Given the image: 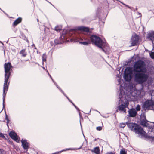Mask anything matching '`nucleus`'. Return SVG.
<instances>
[{"mask_svg":"<svg viewBox=\"0 0 154 154\" xmlns=\"http://www.w3.org/2000/svg\"><path fill=\"white\" fill-rule=\"evenodd\" d=\"M147 70L145 62L139 60L135 62L133 72L135 82L139 84H142L148 79L149 76L146 74Z\"/></svg>","mask_w":154,"mask_h":154,"instance_id":"nucleus-1","label":"nucleus"},{"mask_svg":"<svg viewBox=\"0 0 154 154\" xmlns=\"http://www.w3.org/2000/svg\"><path fill=\"white\" fill-rule=\"evenodd\" d=\"M128 127L131 131L134 132L137 134L140 135L141 137H143L148 139L151 142L154 141V137L148 136L146 133L144 131L143 128L137 124L133 123H126Z\"/></svg>","mask_w":154,"mask_h":154,"instance_id":"nucleus-2","label":"nucleus"},{"mask_svg":"<svg viewBox=\"0 0 154 154\" xmlns=\"http://www.w3.org/2000/svg\"><path fill=\"white\" fill-rule=\"evenodd\" d=\"M12 66L10 63L8 62L5 63L4 65L5 69V81L4 84L3 93V108H4L5 105V97L6 94L5 91L6 89H8V84L7 85L8 80L10 76L11 73V67Z\"/></svg>","mask_w":154,"mask_h":154,"instance_id":"nucleus-3","label":"nucleus"},{"mask_svg":"<svg viewBox=\"0 0 154 154\" xmlns=\"http://www.w3.org/2000/svg\"><path fill=\"white\" fill-rule=\"evenodd\" d=\"M90 39L92 43H94L98 47H101L103 45H106L105 41H103L100 37L96 35H92Z\"/></svg>","mask_w":154,"mask_h":154,"instance_id":"nucleus-4","label":"nucleus"},{"mask_svg":"<svg viewBox=\"0 0 154 154\" xmlns=\"http://www.w3.org/2000/svg\"><path fill=\"white\" fill-rule=\"evenodd\" d=\"M139 38L138 35L136 34L133 35L131 37V46L136 45L138 42Z\"/></svg>","mask_w":154,"mask_h":154,"instance_id":"nucleus-5","label":"nucleus"},{"mask_svg":"<svg viewBox=\"0 0 154 154\" xmlns=\"http://www.w3.org/2000/svg\"><path fill=\"white\" fill-rule=\"evenodd\" d=\"M129 104V103L127 101L124 103L123 104H122L118 106V109L121 112H123L124 113H126V108L128 107Z\"/></svg>","mask_w":154,"mask_h":154,"instance_id":"nucleus-6","label":"nucleus"},{"mask_svg":"<svg viewBox=\"0 0 154 154\" xmlns=\"http://www.w3.org/2000/svg\"><path fill=\"white\" fill-rule=\"evenodd\" d=\"M22 146L23 149L27 151L29 146V144L26 140L22 139L21 141Z\"/></svg>","mask_w":154,"mask_h":154,"instance_id":"nucleus-7","label":"nucleus"},{"mask_svg":"<svg viewBox=\"0 0 154 154\" xmlns=\"http://www.w3.org/2000/svg\"><path fill=\"white\" fill-rule=\"evenodd\" d=\"M9 136L14 141L17 142H19V140H17L18 137L16 133H15L13 131H11L9 134Z\"/></svg>","mask_w":154,"mask_h":154,"instance_id":"nucleus-8","label":"nucleus"},{"mask_svg":"<svg viewBox=\"0 0 154 154\" xmlns=\"http://www.w3.org/2000/svg\"><path fill=\"white\" fill-rule=\"evenodd\" d=\"M146 38L149 40L153 42L154 41V31H152L149 32L147 34Z\"/></svg>","mask_w":154,"mask_h":154,"instance_id":"nucleus-9","label":"nucleus"},{"mask_svg":"<svg viewBox=\"0 0 154 154\" xmlns=\"http://www.w3.org/2000/svg\"><path fill=\"white\" fill-rule=\"evenodd\" d=\"M129 115L130 117H133L135 116L137 112L134 109L132 108L129 109L128 111Z\"/></svg>","mask_w":154,"mask_h":154,"instance_id":"nucleus-10","label":"nucleus"},{"mask_svg":"<svg viewBox=\"0 0 154 154\" xmlns=\"http://www.w3.org/2000/svg\"><path fill=\"white\" fill-rule=\"evenodd\" d=\"M119 103L120 102H123L124 99L125 98V93H122V91L121 90L119 94Z\"/></svg>","mask_w":154,"mask_h":154,"instance_id":"nucleus-11","label":"nucleus"},{"mask_svg":"<svg viewBox=\"0 0 154 154\" xmlns=\"http://www.w3.org/2000/svg\"><path fill=\"white\" fill-rule=\"evenodd\" d=\"M78 29L80 31L86 32H88L89 31V29L88 28L84 26L79 27L78 28Z\"/></svg>","mask_w":154,"mask_h":154,"instance_id":"nucleus-12","label":"nucleus"},{"mask_svg":"<svg viewBox=\"0 0 154 154\" xmlns=\"http://www.w3.org/2000/svg\"><path fill=\"white\" fill-rule=\"evenodd\" d=\"M131 70L129 67L126 68L125 70L124 74H127L131 75Z\"/></svg>","mask_w":154,"mask_h":154,"instance_id":"nucleus-13","label":"nucleus"},{"mask_svg":"<svg viewBox=\"0 0 154 154\" xmlns=\"http://www.w3.org/2000/svg\"><path fill=\"white\" fill-rule=\"evenodd\" d=\"M144 105L145 106L146 108L150 107L152 105L151 101L149 100L146 101L144 103Z\"/></svg>","mask_w":154,"mask_h":154,"instance_id":"nucleus-14","label":"nucleus"},{"mask_svg":"<svg viewBox=\"0 0 154 154\" xmlns=\"http://www.w3.org/2000/svg\"><path fill=\"white\" fill-rule=\"evenodd\" d=\"M22 20V19L20 17L17 18L13 23V25L14 26H16L18 24L20 23Z\"/></svg>","mask_w":154,"mask_h":154,"instance_id":"nucleus-15","label":"nucleus"},{"mask_svg":"<svg viewBox=\"0 0 154 154\" xmlns=\"http://www.w3.org/2000/svg\"><path fill=\"white\" fill-rule=\"evenodd\" d=\"M82 41L79 42V43L84 45H88L90 43V41H89L88 39H87L86 41Z\"/></svg>","mask_w":154,"mask_h":154,"instance_id":"nucleus-16","label":"nucleus"},{"mask_svg":"<svg viewBox=\"0 0 154 154\" xmlns=\"http://www.w3.org/2000/svg\"><path fill=\"white\" fill-rule=\"evenodd\" d=\"M124 78L126 81H129L131 79V75L124 74Z\"/></svg>","mask_w":154,"mask_h":154,"instance_id":"nucleus-17","label":"nucleus"},{"mask_svg":"<svg viewBox=\"0 0 154 154\" xmlns=\"http://www.w3.org/2000/svg\"><path fill=\"white\" fill-rule=\"evenodd\" d=\"M92 151L96 154H100V149L98 147H95L94 149L92 150Z\"/></svg>","mask_w":154,"mask_h":154,"instance_id":"nucleus-18","label":"nucleus"},{"mask_svg":"<svg viewBox=\"0 0 154 154\" xmlns=\"http://www.w3.org/2000/svg\"><path fill=\"white\" fill-rule=\"evenodd\" d=\"M20 54L23 57H26L27 55L26 52H25V49L21 50L20 52Z\"/></svg>","mask_w":154,"mask_h":154,"instance_id":"nucleus-19","label":"nucleus"},{"mask_svg":"<svg viewBox=\"0 0 154 154\" xmlns=\"http://www.w3.org/2000/svg\"><path fill=\"white\" fill-rule=\"evenodd\" d=\"M42 58V62L43 63L44 62H46V61L47 56L45 53L43 54Z\"/></svg>","mask_w":154,"mask_h":154,"instance_id":"nucleus-20","label":"nucleus"},{"mask_svg":"<svg viewBox=\"0 0 154 154\" xmlns=\"http://www.w3.org/2000/svg\"><path fill=\"white\" fill-rule=\"evenodd\" d=\"M57 88L59 89V90L67 98V99L69 101H70V100L65 94L63 92V90L60 88L59 87H57Z\"/></svg>","mask_w":154,"mask_h":154,"instance_id":"nucleus-21","label":"nucleus"},{"mask_svg":"<svg viewBox=\"0 0 154 154\" xmlns=\"http://www.w3.org/2000/svg\"><path fill=\"white\" fill-rule=\"evenodd\" d=\"M62 29L61 27V26H57L55 27V30L57 31H59L61 30Z\"/></svg>","mask_w":154,"mask_h":154,"instance_id":"nucleus-22","label":"nucleus"},{"mask_svg":"<svg viewBox=\"0 0 154 154\" xmlns=\"http://www.w3.org/2000/svg\"><path fill=\"white\" fill-rule=\"evenodd\" d=\"M47 72H48V75L50 77V78H51V79L52 80V81H53V82L54 83V84L56 85V86L57 88V87H59L58 85L57 84V83L54 82V81L53 80V79L52 77H51V75H50V74H49V73L48 72V71L47 70Z\"/></svg>","mask_w":154,"mask_h":154,"instance_id":"nucleus-23","label":"nucleus"},{"mask_svg":"<svg viewBox=\"0 0 154 154\" xmlns=\"http://www.w3.org/2000/svg\"><path fill=\"white\" fill-rule=\"evenodd\" d=\"M5 120L7 121V124L8 125V124L9 123L10 120L8 117L7 115L6 114H5Z\"/></svg>","mask_w":154,"mask_h":154,"instance_id":"nucleus-24","label":"nucleus"},{"mask_svg":"<svg viewBox=\"0 0 154 154\" xmlns=\"http://www.w3.org/2000/svg\"><path fill=\"white\" fill-rule=\"evenodd\" d=\"M141 124L142 125L144 126H146L147 124V122H146L144 121H141Z\"/></svg>","mask_w":154,"mask_h":154,"instance_id":"nucleus-25","label":"nucleus"},{"mask_svg":"<svg viewBox=\"0 0 154 154\" xmlns=\"http://www.w3.org/2000/svg\"><path fill=\"white\" fill-rule=\"evenodd\" d=\"M126 125V123H122L120 124L119 126L121 128H124Z\"/></svg>","mask_w":154,"mask_h":154,"instance_id":"nucleus-26","label":"nucleus"},{"mask_svg":"<svg viewBox=\"0 0 154 154\" xmlns=\"http://www.w3.org/2000/svg\"><path fill=\"white\" fill-rule=\"evenodd\" d=\"M136 109L137 111H140V106L139 104L137 105L136 108Z\"/></svg>","mask_w":154,"mask_h":154,"instance_id":"nucleus-27","label":"nucleus"},{"mask_svg":"<svg viewBox=\"0 0 154 154\" xmlns=\"http://www.w3.org/2000/svg\"><path fill=\"white\" fill-rule=\"evenodd\" d=\"M120 154H127V153L124 149H122L121 150Z\"/></svg>","mask_w":154,"mask_h":154,"instance_id":"nucleus-28","label":"nucleus"},{"mask_svg":"<svg viewBox=\"0 0 154 154\" xmlns=\"http://www.w3.org/2000/svg\"><path fill=\"white\" fill-rule=\"evenodd\" d=\"M87 39H88L89 41H90L89 38L87 36H85L83 38V39H82L81 40L82 41H86Z\"/></svg>","mask_w":154,"mask_h":154,"instance_id":"nucleus-29","label":"nucleus"},{"mask_svg":"<svg viewBox=\"0 0 154 154\" xmlns=\"http://www.w3.org/2000/svg\"><path fill=\"white\" fill-rule=\"evenodd\" d=\"M150 56L152 59H154V52H152L150 54Z\"/></svg>","mask_w":154,"mask_h":154,"instance_id":"nucleus-30","label":"nucleus"},{"mask_svg":"<svg viewBox=\"0 0 154 154\" xmlns=\"http://www.w3.org/2000/svg\"><path fill=\"white\" fill-rule=\"evenodd\" d=\"M54 43L55 45L60 44V42L58 39H55L54 40Z\"/></svg>","mask_w":154,"mask_h":154,"instance_id":"nucleus-31","label":"nucleus"},{"mask_svg":"<svg viewBox=\"0 0 154 154\" xmlns=\"http://www.w3.org/2000/svg\"><path fill=\"white\" fill-rule=\"evenodd\" d=\"M102 127L101 126H98L96 128V129L97 130L100 131L102 129Z\"/></svg>","mask_w":154,"mask_h":154,"instance_id":"nucleus-32","label":"nucleus"},{"mask_svg":"<svg viewBox=\"0 0 154 154\" xmlns=\"http://www.w3.org/2000/svg\"><path fill=\"white\" fill-rule=\"evenodd\" d=\"M0 137H2L4 139L5 138V136L3 135V134L1 132H0Z\"/></svg>","mask_w":154,"mask_h":154,"instance_id":"nucleus-33","label":"nucleus"},{"mask_svg":"<svg viewBox=\"0 0 154 154\" xmlns=\"http://www.w3.org/2000/svg\"><path fill=\"white\" fill-rule=\"evenodd\" d=\"M4 151L2 149H0V154H4Z\"/></svg>","mask_w":154,"mask_h":154,"instance_id":"nucleus-34","label":"nucleus"},{"mask_svg":"<svg viewBox=\"0 0 154 154\" xmlns=\"http://www.w3.org/2000/svg\"><path fill=\"white\" fill-rule=\"evenodd\" d=\"M75 108L78 111H79V115L80 116V112H79L80 111V110L79 109V108L78 107H77L76 106H75Z\"/></svg>","mask_w":154,"mask_h":154,"instance_id":"nucleus-35","label":"nucleus"},{"mask_svg":"<svg viewBox=\"0 0 154 154\" xmlns=\"http://www.w3.org/2000/svg\"><path fill=\"white\" fill-rule=\"evenodd\" d=\"M102 46H101V47H99L100 48H101V50H102V51H103V52H106V51H105V50H104L103 48H102Z\"/></svg>","mask_w":154,"mask_h":154,"instance_id":"nucleus-36","label":"nucleus"},{"mask_svg":"<svg viewBox=\"0 0 154 154\" xmlns=\"http://www.w3.org/2000/svg\"><path fill=\"white\" fill-rule=\"evenodd\" d=\"M114 153L112 152H107L106 154H114Z\"/></svg>","mask_w":154,"mask_h":154,"instance_id":"nucleus-37","label":"nucleus"},{"mask_svg":"<svg viewBox=\"0 0 154 154\" xmlns=\"http://www.w3.org/2000/svg\"><path fill=\"white\" fill-rule=\"evenodd\" d=\"M121 78H119L118 80V82H119V84L121 82Z\"/></svg>","mask_w":154,"mask_h":154,"instance_id":"nucleus-38","label":"nucleus"},{"mask_svg":"<svg viewBox=\"0 0 154 154\" xmlns=\"http://www.w3.org/2000/svg\"><path fill=\"white\" fill-rule=\"evenodd\" d=\"M32 47H34V48L35 49H36L37 48H36V47H35V45L34 44H33L32 45Z\"/></svg>","mask_w":154,"mask_h":154,"instance_id":"nucleus-39","label":"nucleus"},{"mask_svg":"<svg viewBox=\"0 0 154 154\" xmlns=\"http://www.w3.org/2000/svg\"><path fill=\"white\" fill-rule=\"evenodd\" d=\"M123 5H125V6L126 7H128L129 8H130V7H129L128 5L124 4V3H122V2H121Z\"/></svg>","mask_w":154,"mask_h":154,"instance_id":"nucleus-40","label":"nucleus"},{"mask_svg":"<svg viewBox=\"0 0 154 154\" xmlns=\"http://www.w3.org/2000/svg\"><path fill=\"white\" fill-rule=\"evenodd\" d=\"M70 149H67L66 150H63L61 151L60 152H61L62 151H65V150H70Z\"/></svg>","mask_w":154,"mask_h":154,"instance_id":"nucleus-41","label":"nucleus"},{"mask_svg":"<svg viewBox=\"0 0 154 154\" xmlns=\"http://www.w3.org/2000/svg\"><path fill=\"white\" fill-rule=\"evenodd\" d=\"M72 105L74 106L75 107V106H76L75 104L73 103H72Z\"/></svg>","mask_w":154,"mask_h":154,"instance_id":"nucleus-42","label":"nucleus"},{"mask_svg":"<svg viewBox=\"0 0 154 154\" xmlns=\"http://www.w3.org/2000/svg\"><path fill=\"white\" fill-rule=\"evenodd\" d=\"M97 140V139H95L94 140V141H96Z\"/></svg>","mask_w":154,"mask_h":154,"instance_id":"nucleus-43","label":"nucleus"},{"mask_svg":"<svg viewBox=\"0 0 154 154\" xmlns=\"http://www.w3.org/2000/svg\"><path fill=\"white\" fill-rule=\"evenodd\" d=\"M69 102H71V103H73L71 100H70V101H69Z\"/></svg>","mask_w":154,"mask_h":154,"instance_id":"nucleus-44","label":"nucleus"},{"mask_svg":"<svg viewBox=\"0 0 154 154\" xmlns=\"http://www.w3.org/2000/svg\"><path fill=\"white\" fill-rule=\"evenodd\" d=\"M42 68H43V69H45V68L44 67H42Z\"/></svg>","mask_w":154,"mask_h":154,"instance_id":"nucleus-45","label":"nucleus"},{"mask_svg":"<svg viewBox=\"0 0 154 154\" xmlns=\"http://www.w3.org/2000/svg\"><path fill=\"white\" fill-rule=\"evenodd\" d=\"M37 21L38 22V19H37Z\"/></svg>","mask_w":154,"mask_h":154,"instance_id":"nucleus-46","label":"nucleus"},{"mask_svg":"<svg viewBox=\"0 0 154 154\" xmlns=\"http://www.w3.org/2000/svg\"><path fill=\"white\" fill-rule=\"evenodd\" d=\"M118 112V110H116V112Z\"/></svg>","mask_w":154,"mask_h":154,"instance_id":"nucleus-47","label":"nucleus"},{"mask_svg":"<svg viewBox=\"0 0 154 154\" xmlns=\"http://www.w3.org/2000/svg\"><path fill=\"white\" fill-rule=\"evenodd\" d=\"M81 147L80 148H79L78 149H80V148H81Z\"/></svg>","mask_w":154,"mask_h":154,"instance_id":"nucleus-48","label":"nucleus"},{"mask_svg":"<svg viewBox=\"0 0 154 154\" xmlns=\"http://www.w3.org/2000/svg\"><path fill=\"white\" fill-rule=\"evenodd\" d=\"M11 143H12V142H11Z\"/></svg>","mask_w":154,"mask_h":154,"instance_id":"nucleus-49","label":"nucleus"}]
</instances>
